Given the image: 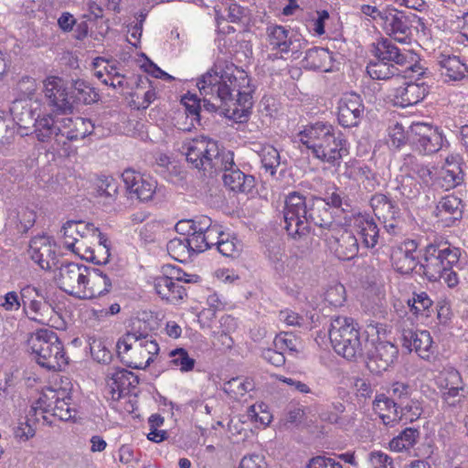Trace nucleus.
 I'll return each instance as SVG.
<instances>
[{"label": "nucleus", "mask_w": 468, "mask_h": 468, "mask_svg": "<svg viewBox=\"0 0 468 468\" xmlns=\"http://www.w3.org/2000/svg\"><path fill=\"white\" fill-rule=\"evenodd\" d=\"M354 225L365 247L372 249L378 244L379 229L371 217L368 215H358L355 218Z\"/></svg>", "instance_id": "e433bc0d"}, {"label": "nucleus", "mask_w": 468, "mask_h": 468, "mask_svg": "<svg viewBox=\"0 0 468 468\" xmlns=\"http://www.w3.org/2000/svg\"><path fill=\"white\" fill-rule=\"evenodd\" d=\"M10 111L13 121L21 130V133L28 134L27 131L31 124L34 125L36 119L31 106L25 100L21 99L13 103Z\"/></svg>", "instance_id": "ea45409f"}, {"label": "nucleus", "mask_w": 468, "mask_h": 468, "mask_svg": "<svg viewBox=\"0 0 468 468\" xmlns=\"http://www.w3.org/2000/svg\"><path fill=\"white\" fill-rule=\"evenodd\" d=\"M435 383L446 408L461 407L467 399L468 385L455 367H444L436 376Z\"/></svg>", "instance_id": "1a4fd4ad"}, {"label": "nucleus", "mask_w": 468, "mask_h": 468, "mask_svg": "<svg viewBox=\"0 0 468 468\" xmlns=\"http://www.w3.org/2000/svg\"><path fill=\"white\" fill-rule=\"evenodd\" d=\"M401 341L404 348L415 351L422 359L430 360L435 353L432 337L426 330H403Z\"/></svg>", "instance_id": "b1692460"}, {"label": "nucleus", "mask_w": 468, "mask_h": 468, "mask_svg": "<svg viewBox=\"0 0 468 468\" xmlns=\"http://www.w3.org/2000/svg\"><path fill=\"white\" fill-rule=\"evenodd\" d=\"M89 269L78 263L62 264L56 275L58 287L65 292L81 299Z\"/></svg>", "instance_id": "ddd939ff"}, {"label": "nucleus", "mask_w": 468, "mask_h": 468, "mask_svg": "<svg viewBox=\"0 0 468 468\" xmlns=\"http://www.w3.org/2000/svg\"><path fill=\"white\" fill-rule=\"evenodd\" d=\"M0 306L6 312H16L22 308L24 312V303L20 292L10 291L0 297Z\"/></svg>", "instance_id": "680f3d73"}, {"label": "nucleus", "mask_w": 468, "mask_h": 468, "mask_svg": "<svg viewBox=\"0 0 468 468\" xmlns=\"http://www.w3.org/2000/svg\"><path fill=\"white\" fill-rule=\"evenodd\" d=\"M34 134L41 143L54 140L58 144H66L61 140V118L55 119L51 114L38 115L34 122Z\"/></svg>", "instance_id": "cd10ccee"}, {"label": "nucleus", "mask_w": 468, "mask_h": 468, "mask_svg": "<svg viewBox=\"0 0 468 468\" xmlns=\"http://www.w3.org/2000/svg\"><path fill=\"white\" fill-rule=\"evenodd\" d=\"M197 86L208 112L223 107L230 118L241 121L253 106L250 79L234 64L215 65L197 80Z\"/></svg>", "instance_id": "f257e3e1"}, {"label": "nucleus", "mask_w": 468, "mask_h": 468, "mask_svg": "<svg viewBox=\"0 0 468 468\" xmlns=\"http://www.w3.org/2000/svg\"><path fill=\"white\" fill-rule=\"evenodd\" d=\"M116 349L128 367L145 369L158 355L159 346L152 335L133 330L119 338Z\"/></svg>", "instance_id": "20e7f679"}, {"label": "nucleus", "mask_w": 468, "mask_h": 468, "mask_svg": "<svg viewBox=\"0 0 468 468\" xmlns=\"http://www.w3.org/2000/svg\"><path fill=\"white\" fill-rule=\"evenodd\" d=\"M372 468H395L392 458L381 451H373L368 454Z\"/></svg>", "instance_id": "774afa93"}, {"label": "nucleus", "mask_w": 468, "mask_h": 468, "mask_svg": "<svg viewBox=\"0 0 468 468\" xmlns=\"http://www.w3.org/2000/svg\"><path fill=\"white\" fill-rule=\"evenodd\" d=\"M422 412V404L415 396L404 404L399 405V420H405L406 421L412 422L417 420Z\"/></svg>", "instance_id": "5fc2aeb1"}, {"label": "nucleus", "mask_w": 468, "mask_h": 468, "mask_svg": "<svg viewBox=\"0 0 468 468\" xmlns=\"http://www.w3.org/2000/svg\"><path fill=\"white\" fill-rule=\"evenodd\" d=\"M69 400L70 398L65 397L64 391L48 389L38 399L40 414L49 413L59 420L68 421L76 412Z\"/></svg>", "instance_id": "f3484780"}, {"label": "nucleus", "mask_w": 468, "mask_h": 468, "mask_svg": "<svg viewBox=\"0 0 468 468\" xmlns=\"http://www.w3.org/2000/svg\"><path fill=\"white\" fill-rule=\"evenodd\" d=\"M399 69V67L381 58L371 60L367 66V73L376 80H388L395 76L403 75V71Z\"/></svg>", "instance_id": "79ce46f5"}, {"label": "nucleus", "mask_w": 468, "mask_h": 468, "mask_svg": "<svg viewBox=\"0 0 468 468\" xmlns=\"http://www.w3.org/2000/svg\"><path fill=\"white\" fill-rule=\"evenodd\" d=\"M430 75L429 71L426 77L415 76V82L404 81L399 87L394 88L390 93L393 103L406 108L420 102L429 93V85L424 80L430 78Z\"/></svg>", "instance_id": "4468645a"}, {"label": "nucleus", "mask_w": 468, "mask_h": 468, "mask_svg": "<svg viewBox=\"0 0 468 468\" xmlns=\"http://www.w3.org/2000/svg\"><path fill=\"white\" fill-rule=\"evenodd\" d=\"M367 345V337H363L361 335L332 344L335 351L348 360L363 356Z\"/></svg>", "instance_id": "c9c22d12"}, {"label": "nucleus", "mask_w": 468, "mask_h": 468, "mask_svg": "<svg viewBox=\"0 0 468 468\" xmlns=\"http://www.w3.org/2000/svg\"><path fill=\"white\" fill-rule=\"evenodd\" d=\"M119 185L116 179L110 176H101L95 182L96 193L105 197L106 204H112L117 197Z\"/></svg>", "instance_id": "49530a36"}, {"label": "nucleus", "mask_w": 468, "mask_h": 468, "mask_svg": "<svg viewBox=\"0 0 468 468\" xmlns=\"http://www.w3.org/2000/svg\"><path fill=\"white\" fill-rule=\"evenodd\" d=\"M364 104L361 97L356 93L344 94L337 103V120L345 128L356 127L364 115Z\"/></svg>", "instance_id": "a211bd4d"}, {"label": "nucleus", "mask_w": 468, "mask_h": 468, "mask_svg": "<svg viewBox=\"0 0 468 468\" xmlns=\"http://www.w3.org/2000/svg\"><path fill=\"white\" fill-rule=\"evenodd\" d=\"M372 53L376 58L384 59L399 67L405 79H411L415 76L426 77L429 73L428 69L416 60L414 53L409 50H399L388 38L382 37L373 43Z\"/></svg>", "instance_id": "6e6552de"}, {"label": "nucleus", "mask_w": 468, "mask_h": 468, "mask_svg": "<svg viewBox=\"0 0 468 468\" xmlns=\"http://www.w3.org/2000/svg\"><path fill=\"white\" fill-rule=\"evenodd\" d=\"M170 365L178 368L181 372L192 371L196 365V360L190 357L187 351L184 348H176L169 354Z\"/></svg>", "instance_id": "864d4df0"}, {"label": "nucleus", "mask_w": 468, "mask_h": 468, "mask_svg": "<svg viewBox=\"0 0 468 468\" xmlns=\"http://www.w3.org/2000/svg\"><path fill=\"white\" fill-rule=\"evenodd\" d=\"M388 392L393 401L396 400L398 401L396 402L398 405H402L413 398L417 391L416 388L408 382L395 381L390 385Z\"/></svg>", "instance_id": "09e8293b"}, {"label": "nucleus", "mask_w": 468, "mask_h": 468, "mask_svg": "<svg viewBox=\"0 0 468 468\" xmlns=\"http://www.w3.org/2000/svg\"><path fill=\"white\" fill-rule=\"evenodd\" d=\"M61 140L68 141L83 139L93 132L94 124L89 119L80 117L61 118Z\"/></svg>", "instance_id": "473e14b6"}, {"label": "nucleus", "mask_w": 468, "mask_h": 468, "mask_svg": "<svg viewBox=\"0 0 468 468\" xmlns=\"http://www.w3.org/2000/svg\"><path fill=\"white\" fill-rule=\"evenodd\" d=\"M399 190L403 197L414 199L420 194V185L411 176H406L402 178Z\"/></svg>", "instance_id": "0e129e2a"}, {"label": "nucleus", "mask_w": 468, "mask_h": 468, "mask_svg": "<svg viewBox=\"0 0 468 468\" xmlns=\"http://www.w3.org/2000/svg\"><path fill=\"white\" fill-rule=\"evenodd\" d=\"M356 335L361 334L357 323H356L353 318L346 316H335L332 318L329 329L331 344L337 343L344 339H352Z\"/></svg>", "instance_id": "f704fd0d"}, {"label": "nucleus", "mask_w": 468, "mask_h": 468, "mask_svg": "<svg viewBox=\"0 0 468 468\" xmlns=\"http://www.w3.org/2000/svg\"><path fill=\"white\" fill-rule=\"evenodd\" d=\"M404 165L407 166L411 173L416 175L424 184H429L431 181V170L427 165L418 163L414 156H406L404 159Z\"/></svg>", "instance_id": "bf43d9fd"}, {"label": "nucleus", "mask_w": 468, "mask_h": 468, "mask_svg": "<svg viewBox=\"0 0 468 468\" xmlns=\"http://www.w3.org/2000/svg\"><path fill=\"white\" fill-rule=\"evenodd\" d=\"M420 437V432L414 428H406L389 441V448L394 452L408 451L412 448Z\"/></svg>", "instance_id": "a18cd8bd"}, {"label": "nucleus", "mask_w": 468, "mask_h": 468, "mask_svg": "<svg viewBox=\"0 0 468 468\" xmlns=\"http://www.w3.org/2000/svg\"><path fill=\"white\" fill-rule=\"evenodd\" d=\"M264 404L252 405L248 409V418L255 422L267 426L271 421V415L265 410Z\"/></svg>", "instance_id": "69168bd1"}, {"label": "nucleus", "mask_w": 468, "mask_h": 468, "mask_svg": "<svg viewBox=\"0 0 468 468\" xmlns=\"http://www.w3.org/2000/svg\"><path fill=\"white\" fill-rule=\"evenodd\" d=\"M418 244L413 239H407L392 249L391 261L394 269L402 273H410L418 265L416 251Z\"/></svg>", "instance_id": "393cba45"}, {"label": "nucleus", "mask_w": 468, "mask_h": 468, "mask_svg": "<svg viewBox=\"0 0 468 468\" xmlns=\"http://www.w3.org/2000/svg\"><path fill=\"white\" fill-rule=\"evenodd\" d=\"M20 294L24 303V315L38 324H48L55 310L44 290L33 284H25L20 287Z\"/></svg>", "instance_id": "9d476101"}, {"label": "nucleus", "mask_w": 468, "mask_h": 468, "mask_svg": "<svg viewBox=\"0 0 468 468\" xmlns=\"http://www.w3.org/2000/svg\"><path fill=\"white\" fill-rule=\"evenodd\" d=\"M460 255V249L447 242L431 243L422 251L420 268L429 281L436 282L441 280L445 271L458 263Z\"/></svg>", "instance_id": "0eeeda50"}, {"label": "nucleus", "mask_w": 468, "mask_h": 468, "mask_svg": "<svg viewBox=\"0 0 468 468\" xmlns=\"http://www.w3.org/2000/svg\"><path fill=\"white\" fill-rule=\"evenodd\" d=\"M259 153L261 164L266 172H269L271 176L276 173V168L280 165L281 157L278 150L272 145H261L257 150Z\"/></svg>", "instance_id": "8fccbe9b"}, {"label": "nucleus", "mask_w": 468, "mask_h": 468, "mask_svg": "<svg viewBox=\"0 0 468 468\" xmlns=\"http://www.w3.org/2000/svg\"><path fill=\"white\" fill-rule=\"evenodd\" d=\"M434 214L442 227H451L463 218L462 200L452 195L446 196L437 204Z\"/></svg>", "instance_id": "c756f323"}, {"label": "nucleus", "mask_w": 468, "mask_h": 468, "mask_svg": "<svg viewBox=\"0 0 468 468\" xmlns=\"http://www.w3.org/2000/svg\"><path fill=\"white\" fill-rule=\"evenodd\" d=\"M112 279L110 275L100 269L89 270L81 299L100 297L110 292Z\"/></svg>", "instance_id": "7c9ffc66"}, {"label": "nucleus", "mask_w": 468, "mask_h": 468, "mask_svg": "<svg viewBox=\"0 0 468 468\" xmlns=\"http://www.w3.org/2000/svg\"><path fill=\"white\" fill-rule=\"evenodd\" d=\"M398 356L397 346L388 341H379L374 352L368 356L367 367L376 373L386 371L398 359Z\"/></svg>", "instance_id": "bb28decb"}, {"label": "nucleus", "mask_w": 468, "mask_h": 468, "mask_svg": "<svg viewBox=\"0 0 468 468\" xmlns=\"http://www.w3.org/2000/svg\"><path fill=\"white\" fill-rule=\"evenodd\" d=\"M441 186L446 189H451L460 185L463 180L462 169L456 164L453 167H442L441 172Z\"/></svg>", "instance_id": "052dcab7"}, {"label": "nucleus", "mask_w": 468, "mask_h": 468, "mask_svg": "<svg viewBox=\"0 0 468 468\" xmlns=\"http://www.w3.org/2000/svg\"><path fill=\"white\" fill-rule=\"evenodd\" d=\"M72 87L77 100L85 104H91L100 99V95L95 89L83 80H74Z\"/></svg>", "instance_id": "3c124183"}, {"label": "nucleus", "mask_w": 468, "mask_h": 468, "mask_svg": "<svg viewBox=\"0 0 468 468\" xmlns=\"http://www.w3.org/2000/svg\"><path fill=\"white\" fill-rule=\"evenodd\" d=\"M274 347L282 351L283 354L286 352L290 354L297 353L301 346L300 340L293 335L283 333L278 335L273 341Z\"/></svg>", "instance_id": "13d9d810"}, {"label": "nucleus", "mask_w": 468, "mask_h": 468, "mask_svg": "<svg viewBox=\"0 0 468 468\" xmlns=\"http://www.w3.org/2000/svg\"><path fill=\"white\" fill-rule=\"evenodd\" d=\"M383 29L399 43H408L411 35L409 18L397 9L385 10L383 13Z\"/></svg>", "instance_id": "5701e85b"}, {"label": "nucleus", "mask_w": 468, "mask_h": 468, "mask_svg": "<svg viewBox=\"0 0 468 468\" xmlns=\"http://www.w3.org/2000/svg\"><path fill=\"white\" fill-rule=\"evenodd\" d=\"M16 90L25 100L31 99L37 90V81L32 77L23 76L17 81Z\"/></svg>", "instance_id": "338daca9"}, {"label": "nucleus", "mask_w": 468, "mask_h": 468, "mask_svg": "<svg viewBox=\"0 0 468 468\" xmlns=\"http://www.w3.org/2000/svg\"><path fill=\"white\" fill-rule=\"evenodd\" d=\"M303 65L309 69L328 72L333 67L332 54L326 48H311L306 52Z\"/></svg>", "instance_id": "58836bf2"}, {"label": "nucleus", "mask_w": 468, "mask_h": 468, "mask_svg": "<svg viewBox=\"0 0 468 468\" xmlns=\"http://www.w3.org/2000/svg\"><path fill=\"white\" fill-rule=\"evenodd\" d=\"M222 166L218 171H223V182L226 186L234 192L249 193L254 187V177L246 175L239 170L233 160V153L231 152V161L229 163L222 162Z\"/></svg>", "instance_id": "a878e982"}, {"label": "nucleus", "mask_w": 468, "mask_h": 468, "mask_svg": "<svg viewBox=\"0 0 468 468\" xmlns=\"http://www.w3.org/2000/svg\"><path fill=\"white\" fill-rule=\"evenodd\" d=\"M181 102L185 107V115L186 119H190L189 125L179 126L183 131H190L195 127V123L199 122V112L201 109V99L196 94L187 93L182 97Z\"/></svg>", "instance_id": "c03bdc74"}, {"label": "nucleus", "mask_w": 468, "mask_h": 468, "mask_svg": "<svg viewBox=\"0 0 468 468\" xmlns=\"http://www.w3.org/2000/svg\"><path fill=\"white\" fill-rule=\"evenodd\" d=\"M122 178L129 194L134 195L141 201L151 200L155 193L157 182L152 177L126 169L122 174Z\"/></svg>", "instance_id": "4be33fe9"}, {"label": "nucleus", "mask_w": 468, "mask_h": 468, "mask_svg": "<svg viewBox=\"0 0 468 468\" xmlns=\"http://www.w3.org/2000/svg\"><path fill=\"white\" fill-rule=\"evenodd\" d=\"M27 346L35 361L48 370L58 371L68 365L63 344L51 330L40 329L31 334Z\"/></svg>", "instance_id": "39448f33"}, {"label": "nucleus", "mask_w": 468, "mask_h": 468, "mask_svg": "<svg viewBox=\"0 0 468 468\" xmlns=\"http://www.w3.org/2000/svg\"><path fill=\"white\" fill-rule=\"evenodd\" d=\"M194 277L186 274L180 268L170 267L166 275L158 276L154 279V290L162 299L176 304L186 295V289L180 282H196Z\"/></svg>", "instance_id": "9b49d317"}, {"label": "nucleus", "mask_w": 468, "mask_h": 468, "mask_svg": "<svg viewBox=\"0 0 468 468\" xmlns=\"http://www.w3.org/2000/svg\"><path fill=\"white\" fill-rule=\"evenodd\" d=\"M37 410L31 408L28 413L21 418L14 429L15 437L20 441H27L36 434Z\"/></svg>", "instance_id": "37998d69"}, {"label": "nucleus", "mask_w": 468, "mask_h": 468, "mask_svg": "<svg viewBox=\"0 0 468 468\" xmlns=\"http://www.w3.org/2000/svg\"><path fill=\"white\" fill-rule=\"evenodd\" d=\"M346 300V289L340 282L328 285L324 292V301L333 307L343 306Z\"/></svg>", "instance_id": "4d7b16f0"}, {"label": "nucleus", "mask_w": 468, "mask_h": 468, "mask_svg": "<svg viewBox=\"0 0 468 468\" xmlns=\"http://www.w3.org/2000/svg\"><path fill=\"white\" fill-rule=\"evenodd\" d=\"M297 136L313 156L322 162L335 165L348 154V144L344 134L329 122H316L306 125Z\"/></svg>", "instance_id": "7ed1b4c3"}, {"label": "nucleus", "mask_w": 468, "mask_h": 468, "mask_svg": "<svg viewBox=\"0 0 468 468\" xmlns=\"http://www.w3.org/2000/svg\"><path fill=\"white\" fill-rule=\"evenodd\" d=\"M325 241L329 250L341 261L354 259L358 253V241L354 233L348 229L336 227L328 230Z\"/></svg>", "instance_id": "2eb2a0df"}, {"label": "nucleus", "mask_w": 468, "mask_h": 468, "mask_svg": "<svg viewBox=\"0 0 468 468\" xmlns=\"http://www.w3.org/2000/svg\"><path fill=\"white\" fill-rule=\"evenodd\" d=\"M86 249L81 250L78 254L87 261H91L95 264H106L109 261L110 244L108 239L96 229L95 233L91 235L90 241L85 245Z\"/></svg>", "instance_id": "c85d7f7f"}, {"label": "nucleus", "mask_w": 468, "mask_h": 468, "mask_svg": "<svg viewBox=\"0 0 468 468\" xmlns=\"http://www.w3.org/2000/svg\"><path fill=\"white\" fill-rule=\"evenodd\" d=\"M241 244L234 237H230L229 234H224L219 241L217 249L218 250L226 257H235L240 250Z\"/></svg>", "instance_id": "e2e57ef3"}, {"label": "nucleus", "mask_w": 468, "mask_h": 468, "mask_svg": "<svg viewBox=\"0 0 468 468\" xmlns=\"http://www.w3.org/2000/svg\"><path fill=\"white\" fill-rule=\"evenodd\" d=\"M28 253L43 270H50L57 264L56 244L49 236L34 237L30 240Z\"/></svg>", "instance_id": "412c9836"}, {"label": "nucleus", "mask_w": 468, "mask_h": 468, "mask_svg": "<svg viewBox=\"0 0 468 468\" xmlns=\"http://www.w3.org/2000/svg\"><path fill=\"white\" fill-rule=\"evenodd\" d=\"M439 66L445 82H458L468 79V65L458 56H441Z\"/></svg>", "instance_id": "2f4dec72"}, {"label": "nucleus", "mask_w": 468, "mask_h": 468, "mask_svg": "<svg viewBox=\"0 0 468 468\" xmlns=\"http://www.w3.org/2000/svg\"><path fill=\"white\" fill-rule=\"evenodd\" d=\"M410 311L416 315H425L432 305V301L425 292H414L411 299L408 300Z\"/></svg>", "instance_id": "6e6d98bb"}, {"label": "nucleus", "mask_w": 468, "mask_h": 468, "mask_svg": "<svg viewBox=\"0 0 468 468\" xmlns=\"http://www.w3.org/2000/svg\"><path fill=\"white\" fill-rule=\"evenodd\" d=\"M370 206L378 219H394L399 213L397 203L384 194H375L370 199Z\"/></svg>", "instance_id": "a19ab883"}, {"label": "nucleus", "mask_w": 468, "mask_h": 468, "mask_svg": "<svg viewBox=\"0 0 468 468\" xmlns=\"http://www.w3.org/2000/svg\"><path fill=\"white\" fill-rule=\"evenodd\" d=\"M43 92L48 103L57 112L66 113L71 112L72 103L64 80L50 76L43 81Z\"/></svg>", "instance_id": "6ab92c4d"}, {"label": "nucleus", "mask_w": 468, "mask_h": 468, "mask_svg": "<svg viewBox=\"0 0 468 468\" xmlns=\"http://www.w3.org/2000/svg\"><path fill=\"white\" fill-rule=\"evenodd\" d=\"M106 383L111 399L119 400L136 388L139 378L134 373L127 369L109 368Z\"/></svg>", "instance_id": "aec40b11"}, {"label": "nucleus", "mask_w": 468, "mask_h": 468, "mask_svg": "<svg viewBox=\"0 0 468 468\" xmlns=\"http://www.w3.org/2000/svg\"><path fill=\"white\" fill-rule=\"evenodd\" d=\"M187 237L175 238L167 243V251L176 261H185L192 256V251L187 246Z\"/></svg>", "instance_id": "603ef678"}, {"label": "nucleus", "mask_w": 468, "mask_h": 468, "mask_svg": "<svg viewBox=\"0 0 468 468\" xmlns=\"http://www.w3.org/2000/svg\"><path fill=\"white\" fill-rule=\"evenodd\" d=\"M253 388V384L240 377L232 378L229 381L223 383L222 390L233 399H239L249 390Z\"/></svg>", "instance_id": "de8ad7c7"}, {"label": "nucleus", "mask_w": 468, "mask_h": 468, "mask_svg": "<svg viewBox=\"0 0 468 468\" xmlns=\"http://www.w3.org/2000/svg\"><path fill=\"white\" fill-rule=\"evenodd\" d=\"M267 41L271 50H277L281 53L293 51L296 48L291 31L282 26L268 27Z\"/></svg>", "instance_id": "72a5a7b5"}, {"label": "nucleus", "mask_w": 468, "mask_h": 468, "mask_svg": "<svg viewBox=\"0 0 468 468\" xmlns=\"http://www.w3.org/2000/svg\"><path fill=\"white\" fill-rule=\"evenodd\" d=\"M96 229L93 224L83 221L66 222L61 229L64 247L79 254L81 250L86 249L85 245L90 241Z\"/></svg>", "instance_id": "dca6fc26"}, {"label": "nucleus", "mask_w": 468, "mask_h": 468, "mask_svg": "<svg viewBox=\"0 0 468 468\" xmlns=\"http://www.w3.org/2000/svg\"><path fill=\"white\" fill-rule=\"evenodd\" d=\"M284 229L289 236L301 239L310 233L312 226L330 230L333 214L324 198H307L299 192L290 193L284 201Z\"/></svg>", "instance_id": "f03ea898"}, {"label": "nucleus", "mask_w": 468, "mask_h": 468, "mask_svg": "<svg viewBox=\"0 0 468 468\" xmlns=\"http://www.w3.org/2000/svg\"><path fill=\"white\" fill-rule=\"evenodd\" d=\"M184 148L187 162L199 170L217 172L222 162L231 161L230 151H220L218 142L205 136L186 142Z\"/></svg>", "instance_id": "423d86ee"}, {"label": "nucleus", "mask_w": 468, "mask_h": 468, "mask_svg": "<svg viewBox=\"0 0 468 468\" xmlns=\"http://www.w3.org/2000/svg\"><path fill=\"white\" fill-rule=\"evenodd\" d=\"M373 410L386 425L394 426L399 421V405L384 394L376 396Z\"/></svg>", "instance_id": "4c0bfd02"}, {"label": "nucleus", "mask_w": 468, "mask_h": 468, "mask_svg": "<svg viewBox=\"0 0 468 468\" xmlns=\"http://www.w3.org/2000/svg\"><path fill=\"white\" fill-rule=\"evenodd\" d=\"M412 144L423 154H431L441 149L443 135L437 127L425 122H415L410 126Z\"/></svg>", "instance_id": "f8f14e48"}]
</instances>
